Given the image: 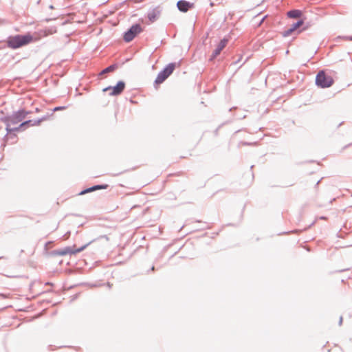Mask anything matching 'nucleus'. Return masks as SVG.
<instances>
[{"mask_svg": "<svg viewBox=\"0 0 352 352\" xmlns=\"http://www.w3.org/2000/svg\"><path fill=\"white\" fill-rule=\"evenodd\" d=\"M148 17H149L151 21H153V19H154V18H155V16L153 14H148Z\"/></svg>", "mask_w": 352, "mask_h": 352, "instance_id": "f3484780", "label": "nucleus"}, {"mask_svg": "<svg viewBox=\"0 0 352 352\" xmlns=\"http://www.w3.org/2000/svg\"><path fill=\"white\" fill-rule=\"evenodd\" d=\"M125 87V83L123 81H120L118 82V84L114 87H108L104 89H103V91H107L109 90H111V92L110 93L111 96H117L120 94Z\"/></svg>", "mask_w": 352, "mask_h": 352, "instance_id": "39448f33", "label": "nucleus"}, {"mask_svg": "<svg viewBox=\"0 0 352 352\" xmlns=\"http://www.w3.org/2000/svg\"><path fill=\"white\" fill-rule=\"evenodd\" d=\"M175 69V63L168 64L163 71H162L155 79V83L159 85L162 83Z\"/></svg>", "mask_w": 352, "mask_h": 352, "instance_id": "7ed1b4c3", "label": "nucleus"}, {"mask_svg": "<svg viewBox=\"0 0 352 352\" xmlns=\"http://www.w3.org/2000/svg\"><path fill=\"white\" fill-rule=\"evenodd\" d=\"M107 185H97V186H94L91 188H87L85 190H83L82 192H81V195L82 194H85V193H87V192H92V191H94L96 190H101V189H106L107 188Z\"/></svg>", "mask_w": 352, "mask_h": 352, "instance_id": "9b49d317", "label": "nucleus"}, {"mask_svg": "<svg viewBox=\"0 0 352 352\" xmlns=\"http://www.w3.org/2000/svg\"><path fill=\"white\" fill-rule=\"evenodd\" d=\"M56 32V28L43 29V30H41L36 32H34V34H32V35H33V37H34V38H36V42H37L42 38L46 37L51 34H53Z\"/></svg>", "mask_w": 352, "mask_h": 352, "instance_id": "0eeeda50", "label": "nucleus"}, {"mask_svg": "<svg viewBox=\"0 0 352 352\" xmlns=\"http://www.w3.org/2000/svg\"><path fill=\"white\" fill-rule=\"evenodd\" d=\"M50 8L51 9H53V8H54V7H53L52 6H50Z\"/></svg>", "mask_w": 352, "mask_h": 352, "instance_id": "aec40b11", "label": "nucleus"}, {"mask_svg": "<svg viewBox=\"0 0 352 352\" xmlns=\"http://www.w3.org/2000/svg\"><path fill=\"white\" fill-rule=\"evenodd\" d=\"M303 23H304L303 21L300 20L296 23L292 24L291 25V27L287 30L285 31L283 33V36L285 37L289 36L290 34H292V32H294L298 28H300L301 25H302Z\"/></svg>", "mask_w": 352, "mask_h": 352, "instance_id": "9d476101", "label": "nucleus"}, {"mask_svg": "<svg viewBox=\"0 0 352 352\" xmlns=\"http://www.w3.org/2000/svg\"><path fill=\"white\" fill-rule=\"evenodd\" d=\"M142 32V28L140 25H134L124 34V38L126 42H130L134 37Z\"/></svg>", "mask_w": 352, "mask_h": 352, "instance_id": "20e7f679", "label": "nucleus"}, {"mask_svg": "<svg viewBox=\"0 0 352 352\" xmlns=\"http://www.w3.org/2000/svg\"><path fill=\"white\" fill-rule=\"evenodd\" d=\"M302 15V12L299 10H293L287 12V16L290 18H299Z\"/></svg>", "mask_w": 352, "mask_h": 352, "instance_id": "f8f14e48", "label": "nucleus"}, {"mask_svg": "<svg viewBox=\"0 0 352 352\" xmlns=\"http://www.w3.org/2000/svg\"><path fill=\"white\" fill-rule=\"evenodd\" d=\"M316 83L322 88L331 87L333 83V80L330 76L326 75L324 72H320L316 78Z\"/></svg>", "mask_w": 352, "mask_h": 352, "instance_id": "f03ea898", "label": "nucleus"}, {"mask_svg": "<svg viewBox=\"0 0 352 352\" xmlns=\"http://www.w3.org/2000/svg\"><path fill=\"white\" fill-rule=\"evenodd\" d=\"M41 121L40 120H38V121H35L34 123L32 124V126L34 125H38L40 124Z\"/></svg>", "mask_w": 352, "mask_h": 352, "instance_id": "dca6fc26", "label": "nucleus"}, {"mask_svg": "<svg viewBox=\"0 0 352 352\" xmlns=\"http://www.w3.org/2000/svg\"><path fill=\"white\" fill-rule=\"evenodd\" d=\"M30 123H32V121H31V120L25 121V122H24L21 123V124L19 125V128H16V129H16V130H18L19 129L22 128V127H23V126H26V125H28V124H30Z\"/></svg>", "mask_w": 352, "mask_h": 352, "instance_id": "2eb2a0df", "label": "nucleus"}, {"mask_svg": "<svg viewBox=\"0 0 352 352\" xmlns=\"http://www.w3.org/2000/svg\"><path fill=\"white\" fill-rule=\"evenodd\" d=\"M28 114V111L25 110H20L15 113H14L9 119L8 121L12 124H17L21 122L23 119L25 118L26 116Z\"/></svg>", "mask_w": 352, "mask_h": 352, "instance_id": "423d86ee", "label": "nucleus"}, {"mask_svg": "<svg viewBox=\"0 0 352 352\" xmlns=\"http://www.w3.org/2000/svg\"><path fill=\"white\" fill-rule=\"evenodd\" d=\"M34 42H36V38H34L32 34L30 32L25 34L10 36L6 40L7 46L14 50L28 45Z\"/></svg>", "mask_w": 352, "mask_h": 352, "instance_id": "f257e3e1", "label": "nucleus"}, {"mask_svg": "<svg viewBox=\"0 0 352 352\" xmlns=\"http://www.w3.org/2000/svg\"><path fill=\"white\" fill-rule=\"evenodd\" d=\"M84 249V248H81L76 251H72L70 250L69 248H67V249H65L62 251H60L59 252V254L60 255H66L67 254H74V253H76V252H80V251H82V250Z\"/></svg>", "mask_w": 352, "mask_h": 352, "instance_id": "ddd939ff", "label": "nucleus"}, {"mask_svg": "<svg viewBox=\"0 0 352 352\" xmlns=\"http://www.w3.org/2000/svg\"><path fill=\"white\" fill-rule=\"evenodd\" d=\"M228 43V38H224L222 40H221L220 42L218 43L216 49L214 50L211 58H214L218 55H219L222 50L227 45Z\"/></svg>", "mask_w": 352, "mask_h": 352, "instance_id": "6e6552de", "label": "nucleus"}, {"mask_svg": "<svg viewBox=\"0 0 352 352\" xmlns=\"http://www.w3.org/2000/svg\"><path fill=\"white\" fill-rule=\"evenodd\" d=\"M65 107H56V108H55L54 110L56 111V110L63 109Z\"/></svg>", "mask_w": 352, "mask_h": 352, "instance_id": "a211bd4d", "label": "nucleus"}, {"mask_svg": "<svg viewBox=\"0 0 352 352\" xmlns=\"http://www.w3.org/2000/svg\"><path fill=\"white\" fill-rule=\"evenodd\" d=\"M10 126V124H8V125H7V130L11 131L12 129H8V127H9Z\"/></svg>", "mask_w": 352, "mask_h": 352, "instance_id": "6ab92c4d", "label": "nucleus"}, {"mask_svg": "<svg viewBox=\"0 0 352 352\" xmlns=\"http://www.w3.org/2000/svg\"><path fill=\"white\" fill-rule=\"evenodd\" d=\"M116 67L114 65H110L109 67H107L106 69H103L101 72V74H106L108 72H113L115 69Z\"/></svg>", "mask_w": 352, "mask_h": 352, "instance_id": "4468645a", "label": "nucleus"}, {"mask_svg": "<svg viewBox=\"0 0 352 352\" xmlns=\"http://www.w3.org/2000/svg\"><path fill=\"white\" fill-rule=\"evenodd\" d=\"M177 6L181 12H186L193 6V4L188 1L181 0L177 2Z\"/></svg>", "mask_w": 352, "mask_h": 352, "instance_id": "1a4fd4ad", "label": "nucleus"}]
</instances>
